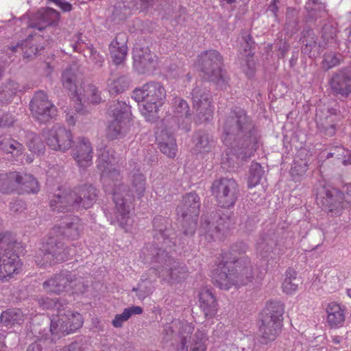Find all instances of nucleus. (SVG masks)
<instances>
[{
	"label": "nucleus",
	"instance_id": "f257e3e1",
	"mask_svg": "<svg viewBox=\"0 0 351 351\" xmlns=\"http://www.w3.org/2000/svg\"><path fill=\"white\" fill-rule=\"evenodd\" d=\"M97 167L100 173V179L106 193L113 196L114 209L110 217L111 223L118 225L125 232H129L133 224L131 217V203L134 196L141 197L145 191V178L139 172L134 173L132 178L131 188L121 184L122 177L114 151L105 147L99 150Z\"/></svg>",
	"mask_w": 351,
	"mask_h": 351
},
{
	"label": "nucleus",
	"instance_id": "f03ea898",
	"mask_svg": "<svg viewBox=\"0 0 351 351\" xmlns=\"http://www.w3.org/2000/svg\"><path fill=\"white\" fill-rule=\"evenodd\" d=\"M222 138L227 146H231L226 149L221 162L223 168L228 171L239 164V158L250 157L257 147L256 130L241 109L231 112L224 121Z\"/></svg>",
	"mask_w": 351,
	"mask_h": 351
},
{
	"label": "nucleus",
	"instance_id": "7ed1b4c3",
	"mask_svg": "<svg viewBox=\"0 0 351 351\" xmlns=\"http://www.w3.org/2000/svg\"><path fill=\"white\" fill-rule=\"evenodd\" d=\"M158 232L155 239L158 243L162 239V246L158 247L154 244H149L144 247L142 250V254L145 256L144 261L154 265L153 269L163 280L169 283L179 282L187 276V267L171 258L169 255L170 251L167 252L166 248H171L175 243L167 237L166 230L159 228Z\"/></svg>",
	"mask_w": 351,
	"mask_h": 351
},
{
	"label": "nucleus",
	"instance_id": "20e7f679",
	"mask_svg": "<svg viewBox=\"0 0 351 351\" xmlns=\"http://www.w3.org/2000/svg\"><path fill=\"white\" fill-rule=\"evenodd\" d=\"M64 226H55L49 233L48 239L36 255V263L40 267H45L51 263L66 261L71 254V249L64 247L60 237H66L71 239H77L83 230L80 219L73 217Z\"/></svg>",
	"mask_w": 351,
	"mask_h": 351
},
{
	"label": "nucleus",
	"instance_id": "39448f33",
	"mask_svg": "<svg viewBox=\"0 0 351 351\" xmlns=\"http://www.w3.org/2000/svg\"><path fill=\"white\" fill-rule=\"evenodd\" d=\"M247 245L239 243L232 245L228 252L221 254V261L213 274V280L217 287L228 290L239 285L241 271L248 263L244 254Z\"/></svg>",
	"mask_w": 351,
	"mask_h": 351
},
{
	"label": "nucleus",
	"instance_id": "423d86ee",
	"mask_svg": "<svg viewBox=\"0 0 351 351\" xmlns=\"http://www.w3.org/2000/svg\"><path fill=\"white\" fill-rule=\"evenodd\" d=\"M97 196L93 185H84L74 190H64L56 194L50 201V206L57 212H73L87 209L93 206Z\"/></svg>",
	"mask_w": 351,
	"mask_h": 351
},
{
	"label": "nucleus",
	"instance_id": "0eeeda50",
	"mask_svg": "<svg viewBox=\"0 0 351 351\" xmlns=\"http://www.w3.org/2000/svg\"><path fill=\"white\" fill-rule=\"evenodd\" d=\"M132 97L138 104L141 114L149 121L154 119L166 99L164 86L157 82H149L133 90Z\"/></svg>",
	"mask_w": 351,
	"mask_h": 351
},
{
	"label": "nucleus",
	"instance_id": "6e6552de",
	"mask_svg": "<svg viewBox=\"0 0 351 351\" xmlns=\"http://www.w3.org/2000/svg\"><path fill=\"white\" fill-rule=\"evenodd\" d=\"M223 58L215 50L202 52L197 58V65L204 77L214 82L219 88L227 86V79L222 71Z\"/></svg>",
	"mask_w": 351,
	"mask_h": 351
},
{
	"label": "nucleus",
	"instance_id": "1a4fd4ad",
	"mask_svg": "<svg viewBox=\"0 0 351 351\" xmlns=\"http://www.w3.org/2000/svg\"><path fill=\"white\" fill-rule=\"evenodd\" d=\"M14 240L9 233H0V280L18 274L21 263L17 254L12 251Z\"/></svg>",
	"mask_w": 351,
	"mask_h": 351
},
{
	"label": "nucleus",
	"instance_id": "9d476101",
	"mask_svg": "<svg viewBox=\"0 0 351 351\" xmlns=\"http://www.w3.org/2000/svg\"><path fill=\"white\" fill-rule=\"evenodd\" d=\"M111 117L107 128L106 136L113 140L125 136L130 130L129 107L124 101H114L110 106Z\"/></svg>",
	"mask_w": 351,
	"mask_h": 351
},
{
	"label": "nucleus",
	"instance_id": "9b49d317",
	"mask_svg": "<svg viewBox=\"0 0 351 351\" xmlns=\"http://www.w3.org/2000/svg\"><path fill=\"white\" fill-rule=\"evenodd\" d=\"M43 288L47 293L56 294L70 291L73 293H78L83 292L84 289L81 277L70 271L53 275L43 282Z\"/></svg>",
	"mask_w": 351,
	"mask_h": 351
},
{
	"label": "nucleus",
	"instance_id": "f8f14e48",
	"mask_svg": "<svg viewBox=\"0 0 351 351\" xmlns=\"http://www.w3.org/2000/svg\"><path fill=\"white\" fill-rule=\"evenodd\" d=\"M191 99L195 110V121L202 123L212 120L215 106L208 87L202 83L197 84L192 90Z\"/></svg>",
	"mask_w": 351,
	"mask_h": 351
},
{
	"label": "nucleus",
	"instance_id": "ddd939ff",
	"mask_svg": "<svg viewBox=\"0 0 351 351\" xmlns=\"http://www.w3.org/2000/svg\"><path fill=\"white\" fill-rule=\"evenodd\" d=\"M200 201L195 193L186 194L177 208L178 215L183 221L184 234L192 236L195 233L197 219L199 214Z\"/></svg>",
	"mask_w": 351,
	"mask_h": 351
},
{
	"label": "nucleus",
	"instance_id": "4468645a",
	"mask_svg": "<svg viewBox=\"0 0 351 351\" xmlns=\"http://www.w3.org/2000/svg\"><path fill=\"white\" fill-rule=\"evenodd\" d=\"M82 324V317L80 313L62 308L56 316L53 315L51 320L50 332L52 339L75 332Z\"/></svg>",
	"mask_w": 351,
	"mask_h": 351
},
{
	"label": "nucleus",
	"instance_id": "2eb2a0df",
	"mask_svg": "<svg viewBox=\"0 0 351 351\" xmlns=\"http://www.w3.org/2000/svg\"><path fill=\"white\" fill-rule=\"evenodd\" d=\"M210 191L219 206L228 208L237 201L239 189L235 180L226 177L214 180Z\"/></svg>",
	"mask_w": 351,
	"mask_h": 351
},
{
	"label": "nucleus",
	"instance_id": "dca6fc26",
	"mask_svg": "<svg viewBox=\"0 0 351 351\" xmlns=\"http://www.w3.org/2000/svg\"><path fill=\"white\" fill-rule=\"evenodd\" d=\"M285 305L280 301L271 300L265 308V339L274 341L282 326Z\"/></svg>",
	"mask_w": 351,
	"mask_h": 351
},
{
	"label": "nucleus",
	"instance_id": "f3484780",
	"mask_svg": "<svg viewBox=\"0 0 351 351\" xmlns=\"http://www.w3.org/2000/svg\"><path fill=\"white\" fill-rule=\"evenodd\" d=\"M42 136L46 145L55 151L65 152L74 143L71 132L58 124L54 125L50 129L43 130Z\"/></svg>",
	"mask_w": 351,
	"mask_h": 351
},
{
	"label": "nucleus",
	"instance_id": "a211bd4d",
	"mask_svg": "<svg viewBox=\"0 0 351 351\" xmlns=\"http://www.w3.org/2000/svg\"><path fill=\"white\" fill-rule=\"evenodd\" d=\"M30 110L35 118L41 123H47L56 116V108L48 99L47 94L36 92L30 102Z\"/></svg>",
	"mask_w": 351,
	"mask_h": 351
},
{
	"label": "nucleus",
	"instance_id": "6ab92c4d",
	"mask_svg": "<svg viewBox=\"0 0 351 351\" xmlns=\"http://www.w3.org/2000/svg\"><path fill=\"white\" fill-rule=\"evenodd\" d=\"M339 110L336 108H324L316 114V122L319 131L325 136H332L337 132Z\"/></svg>",
	"mask_w": 351,
	"mask_h": 351
},
{
	"label": "nucleus",
	"instance_id": "aec40b11",
	"mask_svg": "<svg viewBox=\"0 0 351 351\" xmlns=\"http://www.w3.org/2000/svg\"><path fill=\"white\" fill-rule=\"evenodd\" d=\"M156 55L147 47L136 44L133 49L134 67L139 73H145L154 67Z\"/></svg>",
	"mask_w": 351,
	"mask_h": 351
},
{
	"label": "nucleus",
	"instance_id": "412c9836",
	"mask_svg": "<svg viewBox=\"0 0 351 351\" xmlns=\"http://www.w3.org/2000/svg\"><path fill=\"white\" fill-rule=\"evenodd\" d=\"M73 156L80 167L90 166L92 163L93 149L89 139L79 136L74 143Z\"/></svg>",
	"mask_w": 351,
	"mask_h": 351
},
{
	"label": "nucleus",
	"instance_id": "4be33fe9",
	"mask_svg": "<svg viewBox=\"0 0 351 351\" xmlns=\"http://www.w3.org/2000/svg\"><path fill=\"white\" fill-rule=\"evenodd\" d=\"M325 312L326 314V324L331 329L341 328L346 322V308L340 303L332 301L327 303Z\"/></svg>",
	"mask_w": 351,
	"mask_h": 351
},
{
	"label": "nucleus",
	"instance_id": "5701e85b",
	"mask_svg": "<svg viewBox=\"0 0 351 351\" xmlns=\"http://www.w3.org/2000/svg\"><path fill=\"white\" fill-rule=\"evenodd\" d=\"M174 117L178 120V128L185 132L191 130V113L188 103L183 99L175 97L173 102Z\"/></svg>",
	"mask_w": 351,
	"mask_h": 351
},
{
	"label": "nucleus",
	"instance_id": "b1692460",
	"mask_svg": "<svg viewBox=\"0 0 351 351\" xmlns=\"http://www.w3.org/2000/svg\"><path fill=\"white\" fill-rule=\"evenodd\" d=\"M330 86L334 94L348 96L351 93V76L346 69L339 70L333 74Z\"/></svg>",
	"mask_w": 351,
	"mask_h": 351
},
{
	"label": "nucleus",
	"instance_id": "393cba45",
	"mask_svg": "<svg viewBox=\"0 0 351 351\" xmlns=\"http://www.w3.org/2000/svg\"><path fill=\"white\" fill-rule=\"evenodd\" d=\"M174 328L179 329V336L181 341L180 346L177 351H188V338H191V335L194 330V326L192 324L186 322L174 321L171 324L165 326V332L166 335H172L174 332Z\"/></svg>",
	"mask_w": 351,
	"mask_h": 351
},
{
	"label": "nucleus",
	"instance_id": "a878e982",
	"mask_svg": "<svg viewBox=\"0 0 351 351\" xmlns=\"http://www.w3.org/2000/svg\"><path fill=\"white\" fill-rule=\"evenodd\" d=\"M234 224V220L230 215H223L219 216L216 221V225H210V223L205 221L202 223V228L205 233L208 234L212 238L221 239L225 233L229 230Z\"/></svg>",
	"mask_w": 351,
	"mask_h": 351
},
{
	"label": "nucleus",
	"instance_id": "bb28decb",
	"mask_svg": "<svg viewBox=\"0 0 351 351\" xmlns=\"http://www.w3.org/2000/svg\"><path fill=\"white\" fill-rule=\"evenodd\" d=\"M127 42V34L125 33H119L117 34L109 45L111 58L117 65L122 64L126 58L128 53Z\"/></svg>",
	"mask_w": 351,
	"mask_h": 351
},
{
	"label": "nucleus",
	"instance_id": "cd10ccee",
	"mask_svg": "<svg viewBox=\"0 0 351 351\" xmlns=\"http://www.w3.org/2000/svg\"><path fill=\"white\" fill-rule=\"evenodd\" d=\"M59 13L52 8H42L35 15V22L32 27L38 30L56 24L59 20Z\"/></svg>",
	"mask_w": 351,
	"mask_h": 351
},
{
	"label": "nucleus",
	"instance_id": "c85d7f7f",
	"mask_svg": "<svg viewBox=\"0 0 351 351\" xmlns=\"http://www.w3.org/2000/svg\"><path fill=\"white\" fill-rule=\"evenodd\" d=\"M43 38L40 35H30L21 45L13 47L12 50L16 51L21 49L24 58H32L43 49V46L40 44Z\"/></svg>",
	"mask_w": 351,
	"mask_h": 351
},
{
	"label": "nucleus",
	"instance_id": "c756f323",
	"mask_svg": "<svg viewBox=\"0 0 351 351\" xmlns=\"http://www.w3.org/2000/svg\"><path fill=\"white\" fill-rule=\"evenodd\" d=\"M25 319V314L20 308H9L3 311L0 316L2 326L12 328L21 326Z\"/></svg>",
	"mask_w": 351,
	"mask_h": 351
},
{
	"label": "nucleus",
	"instance_id": "7c9ffc66",
	"mask_svg": "<svg viewBox=\"0 0 351 351\" xmlns=\"http://www.w3.org/2000/svg\"><path fill=\"white\" fill-rule=\"evenodd\" d=\"M200 307L206 318L213 317L218 310L216 299L210 290L203 289L199 293Z\"/></svg>",
	"mask_w": 351,
	"mask_h": 351
},
{
	"label": "nucleus",
	"instance_id": "2f4dec72",
	"mask_svg": "<svg viewBox=\"0 0 351 351\" xmlns=\"http://www.w3.org/2000/svg\"><path fill=\"white\" fill-rule=\"evenodd\" d=\"M19 172L11 171L0 174V193L10 194L17 191Z\"/></svg>",
	"mask_w": 351,
	"mask_h": 351
},
{
	"label": "nucleus",
	"instance_id": "473e14b6",
	"mask_svg": "<svg viewBox=\"0 0 351 351\" xmlns=\"http://www.w3.org/2000/svg\"><path fill=\"white\" fill-rule=\"evenodd\" d=\"M40 191V186L37 180L31 174L19 173V193H37Z\"/></svg>",
	"mask_w": 351,
	"mask_h": 351
},
{
	"label": "nucleus",
	"instance_id": "72a5a7b5",
	"mask_svg": "<svg viewBox=\"0 0 351 351\" xmlns=\"http://www.w3.org/2000/svg\"><path fill=\"white\" fill-rule=\"evenodd\" d=\"M239 41L240 44V53L248 58L252 55V50L254 47V43L252 40L251 36L247 32H243L241 33V37L239 38ZM247 63L251 69L250 74H252V68L254 64L253 61H250L249 59H247Z\"/></svg>",
	"mask_w": 351,
	"mask_h": 351
},
{
	"label": "nucleus",
	"instance_id": "f704fd0d",
	"mask_svg": "<svg viewBox=\"0 0 351 351\" xmlns=\"http://www.w3.org/2000/svg\"><path fill=\"white\" fill-rule=\"evenodd\" d=\"M84 93H78L77 99L82 103V101H88L92 104H97L104 101L101 91L94 84H88L83 88Z\"/></svg>",
	"mask_w": 351,
	"mask_h": 351
},
{
	"label": "nucleus",
	"instance_id": "c9c22d12",
	"mask_svg": "<svg viewBox=\"0 0 351 351\" xmlns=\"http://www.w3.org/2000/svg\"><path fill=\"white\" fill-rule=\"evenodd\" d=\"M19 91L21 87L14 81L9 80L3 83L0 86V101L3 104L10 102Z\"/></svg>",
	"mask_w": 351,
	"mask_h": 351
},
{
	"label": "nucleus",
	"instance_id": "e433bc0d",
	"mask_svg": "<svg viewBox=\"0 0 351 351\" xmlns=\"http://www.w3.org/2000/svg\"><path fill=\"white\" fill-rule=\"evenodd\" d=\"M194 148L197 152H208L213 145L211 136L205 132H198L193 136Z\"/></svg>",
	"mask_w": 351,
	"mask_h": 351
},
{
	"label": "nucleus",
	"instance_id": "4c0bfd02",
	"mask_svg": "<svg viewBox=\"0 0 351 351\" xmlns=\"http://www.w3.org/2000/svg\"><path fill=\"white\" fill-rule=\"evenodd\" d=\"M0 146L3 152L11 154L16 158L21 156L24 151L22 144L10 137H1Z\"/></svg>",
	"mask_w": 351,
	"mask_h": 351
},
{
	"label": "nucleus",
	"instance_id": "58836bf2",
	"mask_svg": "<svg viewBox=\"0 0 351 351\" xmlns=\"http://www.w3.org/2000/svg\"><path fill=\"white\" fill-rule=\"evenodd\" d=\"M162 140L159 141L160 150L169 158H174L176 155V139L171 134L167 132H162Z\"/></svg>",
	"mask_w": 351,
	"mask_h": 351
},
{
	"label": "nucleus",
	"instance_id": "ea45409f",
	"mask_svg": "<svg viewBox=\"0 0 351 351\" xmlns=\"http://www.w3.org/2000/svg\"><path fill=\"white\" fill-rule=\"evenodd\" d=\"M296 278L297 272L295 270L289 269L286 271L285 277L281 285L283 293L293 295L298 290L299 285L295 282Z\"/></svg>",
	"mask_w": 351,
	"mask_h": 351
},
{
	"label": "nucleus",
	"instance_id": "a19ab883",
	"mask_svg": "<svg viewBox=\"0 0 351 351\" xmlns=\"http://www.w3.org/2000/svg\"><path fill=\"white\" fill-rule=\"evenodd\" d=\"M143 313V308L138 306H133L126 308L121 314L115 315L114 319L112 320V325L115 328H120L122 326L123 323L128 320L132 315H140Z\"/></svg>",
	"mask_w": 351,
	"mask_h": 351
},
{
	"label": "nucleus",
	"instance_id": "79ce46f5",
	"mask_svg": "<svg viewBox=\"0 0 351 351\" xmlns=\"http://www.w3.org/2000/svg\"><path fill=\"white\" fill-rule=\"evenodd\" d=\"M62 82L64 88L73 93L77 97L80 90H77L76 85V76L71 69H66L64 71L62 75Z\"/></svg>",
	"mask_w": 351,
	"mask_h": 351
},
{
	"label": "nucleus",
	"instance_id": "37998d69",
	"mask_svg": "<svg viewBox=\"0 0 351 351\" xmlns=\"http://www.w3.org/2000/svg\"><path fill=\"white\" fill-rule=\"evenodd\" d=\"M326 196V207L328 210L331 213L339 214L343 208V202L339 201L342 199V194L339 191H337L335 196L331 195L330 193H327Z\"/></svg>",
	"mask_w": 351,
	"mask_h": 351
},
{
	"label": "nucleus",
	"instance_id": "c03bdc74",
	"mask_svg": "<svg viewBox=\"0 0 351 351\" xmlns=\"http://www.w3.org/2000/svg\"><path fill=\"white\" fill-rule=\"evenodd\" d=\"M207 335L204 330H197L192 338L190 343V351H206L205 344Z\"/></svg>",
	"mask_w": 351,
	"mask_h": 351
},
{
	"label": "nucleus",
	"instance_id": "a18cd8bd",
	"mask_svg": "<svg viewBox=\"0 0 351 351\" xmlns=\"http://www.w3.org/2000/svg\"><path fill=\"white\" fill-rule=\"evenodd\" d=\"M129 85L130 81L126 77H119L108 83L109 92L112 95L119 94L126 90Z\"/></svg>",
	"mask_w": 351,
	"mask_h": 351
},
{
	"label": "nucleus",
	"instance_id": "49530a36",
	"mask_svg": "<svg viewBox=\"0 0 351 351\" xmlns=\"http://www.w3.org/2000/svg\"><path fill=\"white\" fill-rule=\"evenodd\" d=\"M263 173V167L260 163L252 162L251 164L248 177L249 188L254 187L260 182Z\"/></svg>",
	"mask_w": 351,
	"mask_h": 351
},
{
	"label": "nucleus",
	"instance_id": "de8ad7c7",
	"mask_svg": "<svg viewBox=\"0 0 351 351\" xmlns=\"http://www.w3.org/2000/svg\"><path fill=\"white\" fill-rule=\"evenodd\" d=\"M27 146L29 149L34 153L40 154L45 149V145L41 137L34 133L28 135Z\"/></svg>",
	"mask_w": 351,
	"mask_h": 351
},
{
	"label": "nucleus",
	"instance_id": "09e8293b",
	"mask_svg": "<svg viewBox=\"0 0 351 351\" xmlns=\"http://www.w3.org/2000/svg\"><path fill=\"white\" fill-rule=\"evenodd\" d=\"M332 151L336 152L335 158L342 160L344 165H351V153L349 149H345L343 146H335Z\"/></svg>",
	"mask_w": 351,
	"mask_h": 351
},
{
	"label": "nucleus",
	"instance_id": "8fccbe9b",
	"mask_svg": "<svg viewBox=\"0 0 351 351\" xmlns=\"http://www.w3.org/2000/svg\"><path fill=\"white\" fill-rule=\"evenodd\" d=\"M38 304L43 309L55 308L57 313L62 311L60 308L62 306V304L59 300L41 298L38 300Z\"/></svg>",
	"mask_w": 351,
	"mask_h": 351
},
{
	"label": "nucleus",
	"instance_id": "3c124183",
	"mask_svg": "<svg viewBox=\"0 0 351 351\" xmlns=\"http://www.w3.org/2000/svg\"><path fill=\"white\" fill-rule=\"evenodd\" d=\"M339 63L340 61L337 55L335 53L330 52L324 56L322 65L325 70H329L337 66Z\"/></svg>",
	"mask_w": 351,
	"mask_h": 351
},
{
	"label": "nucleus",
	"instance_id": "603ef678",
	"mask_svg": "<svg viewBox=\"0 0 351 351\" xmlns=\"http://www.w3.org/2000/svg\"><path fill=\"white\" fill-rule=\"evenodd\" d=\"M298 162L295 160L293 166L291 169V173L293 176H302L308 169V164L306 161H301V164L298 165Z\"/></svg>",
	"mask_w": 351,
	"mask_h": 351
},
{
	"label": "nucleus",
	"instance_id": "864d4df0",
	"mask_svg": "<svg viewBox=\"0 0 351 351\" xmlns=\"http://www.w3.org/2000/svg\"><path fill=\"white\" fill-rule=\"evenodd\" d=\"M10 210L12 213H21L26 209V204L21 199H14L9 205Z\"/></svg>",
	"mask_w": 351,
	"mask_h": 351
},
{
	"label": "nucleus",
	"instance_id": "5fc2aeb1",
	"mask_svg": "<svg viewBox=\"0 0 351 351\" xmlns=\"http://www.w3.org/2000/svg\"><path fill=\"white\" fill-rule=\"evenodd\" d=\"M49 1L54 3L64 12H69L72 10V5L69 3L64 0H48Z\"/></svg>",
	"mask_w": 351,
	"mask_h": 351
},
{
	"label": "nucleus",
	"instance_id": "6e6d98bb",
	"mask_svg": "<svg viewBox=\"0 0 351 351\" xmlns=\"http://www.w3.org/2000/svg\"><path fill=\"white\" fill-rule=\"evenodd\" d=\"M14 122L12 114H5L0 117V127L10 126Z\"/></svg>",
	"mask_w": 351,
	"mask_h": 351
},
{
	"label": "nucleus",
	"instance_id": "4d7b16f0",
	"mask_svg": "<svg viewBox=\"0 0 351 351\" xmlns=\"http://www.w3.org/2000/svg\"><path fill=\"white\" fill-rule=\"evenodd\" d=\"M42 349L43 347L40 344V342L35 341L28 346L27 351H42Z\"/></svg>",
	"mask_w": 351,
	"mask_h": 351
},
{
	"label": "nucleus",
	"instance_id": "13d9d810",
	"mask_svg": "<svg viewBox=\"0 0 351 351\" xmlns=\"http://www.w3.org/2000/svg\"><path fill=\"white\" fill-rule=\"evenodd\" d=\"M77 114L73 113V114H69L67 113L66 115V121L67 123L70 125H73L75 123V121L77 119Z\"/></svg>",
	"mask_w": 351,
	"mask_h": 351
},
{
	"label": "nucleus",
	"instance_id": "bf43d9fd",
	"mask_svg": "<svg viewBox=\"0 0 351 351\" xmlns=\"http://www.w3.org/2000/svg\"><path fill=\"white\" fill-rule=\"evenodd\" d=\"M62 351H80V348L77 343H73L65 346Z\"/></svg>",
	"mask_w": 351,
	"mask_h": 351
},
{
	"label": "nucleus",
	"instance_id": "052dcab7",
	"mask_svg": "<svg viewBox=\"0 0 351 351\" xmlns=\"http://www.w3.org/2000/svg\"><path fill=\"white\" fill-rule=\"evenodd\" d=\"M279 2V0H273L272 4L270 5L268 8V10L271 11L275 16L277 15V12L278 11V8L276 5V3Z\"/></svg>",
	"mask_w": 351,
	"mask_h": 351
},
{
	"label": "nucleus",
	"instance_id": "680f3d73",
	"mask_svg": "<svg viewBox=\"0 0 351 351\" xmlns=\"http://www.w3.org/2000/svg\"><path fill=\"white\" fill-rule=\"evenodd\" d=\"M91 56L93 58V59H95L97 61V63L99 64V66L101 65V62L104 61V58L100 56L96 51H91Z\"/></svg>",
	"mask_w": 351,
	"mask_h": 351
},
{
	"label": "nucleus",
	"instance_id": "e2e57ef3",
	"mask_svg": "<svg viewBox=\"0 0 351 351\" xmlns=\"http://www.w3.org/2000/svg\"><path fill=\"white\" fill-rule=\"evenodd\" d=\"M142 1V8L147 9V8L153 5L156 0H141Z\"/></svg>",
	"mask_w": 351,
	"mask_h": 351
},
{
	"label": "nucleus",
	"instance_id": "0e129e2a",
	"mask_svg": "<svg viewBox=\"0 0 351 351\" xmlns=\"http://www.w3.org/2000/svg\"><path fill=\"white\" fill-rule=\"evenodd\" d=\"M132 291L138 292L137 296L140 299H144L147 296V295L139 290L138 288H133Z\"/></svg>",
	"mask_w": 351,
	"mask_h": 351
},
{
	"label": "nucleus",
	"instance_id": "69168bd1",
	"mask_svg": "<svg viewBox=\"0 0 351 351\" xmlns=\"http://www.w3.org/2000/svg\"><path fill=\"white\" fill-rule=\"evenodd\" d=\"M5 347V337L0 333V351H2Z\"/></svg>",
	"mask_w": 351,
	"mask_h": 351
},
{
	"label": "nucleus",
	"instance_id": "338daca9",
	"mask_svg": "<svg viewBox=\"0 0 351 351\" xmlns=\"http://www.w3.org/2000/svg\"><path fill=\"white\" fill-rule=\"evenodd\" d=\"M336 152L332 151V149L330 152L328 153L326 158H335Z\"/></svg>",
	"mask_w": 351,
	"mask_h": 351
},
{
	"label": "nucleus",
	"instance_id": "774afa93",
	"mask_svg": "<svg viewBox=\"0 0 351 351\" xmlns=\"http://www.w3.org/2000/svg\"><path fill=\"white\" fill-rule=\"evenodd\" d=\"M315 44H316L315 40H313V43H311L309 44L306 43L304 50L307 51L308 50V47H310L311 48L312 46L315 45Z\"/></svg>",
	"mask_w": 351,
	"mask_h": 351
}]
</instances>
